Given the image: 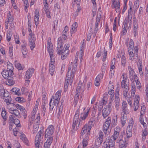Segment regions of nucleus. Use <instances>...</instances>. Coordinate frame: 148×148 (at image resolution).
Returning a JSON list of instances; mask_svg holds the SVG:
<instances>
[{
    "mask_svg": "<svg viewBox=\"0 0 148 148\" xmlns=\"http://www.w3.org/2000/svg\"><path fill=\"white\" fill-rule=\"evenodd\" d=\"M110 111L107 109V108H104L102 111V115L103 118H106L110 114Z\"/></svg>",
    "mask_w": 148,
    "mask_h": 148,
    "instance_id": "b1692460",
    "label": "nucleus"
},
{
    "mask_svg": "<svg viewBox=\"0 0 148 148\" xmlns=\"http://www.w3.org/2000/svg\"><path fill=\"white\" fill-rule=\"evenodd\" d=\"M121 64L122 65L125 66L126 63V59L124 55H123L121 56Z\"/></svg>",
    "mask_w": 148,
    "mask_h": 148,
    "instance_id": "5fc2aeb1",
    "label": "nucleus"
},
{
    "mask_svg": "<svg viewBox=\"0 0 148 148\" xmlns=\"http://www.w3.org/2000/svg\"><path fill=\"white\" fill-rule=\"evenodd\" d=\"M63 40L61 38L59 37L58 40V47L57 50L58 54H60L61 51V47L63 46Z\"/></svg>",
    "mask_w": 148,
    "mask_h": 148,
    "instance_id": "ddd939ff",
    "label": "nucleus"
},
{
    "mask_svg": "<svg viewBox=\"0 0 148 148\" xmlns=\"http://www.w3.org/2000/svg\"><path fill=\"white\" fill-rule=\"evenodd\" d=\"M7 71H10V75H12L13 74V67L12 64H8L7 65Z\"/></svg>",
    "mask_w": 148,
    "mask_h": 148,
    "instance_id": "2f4dec72",
    "label": "nucleus"
},
{
    "mask_svg": "<svg viewBox=\"0 0 148 148\" xmlns=\"http://www.w3.org/2000/svg\"><path fill=\"white\" fill-rule=\"evenodd\" d=\"M54 130L53 126L52 125H49L46 130L45 133V137L48 138L49 136H51L54 133Z\"/></svg>",
    "mask_w": 148,
    "mask_h": 148,
    "instance_id": "6e6552de",
    "label": "nucleus"
},
{
    "mask_svg": "<svg viewBox=\"0 0 148 148\" xmlns=\"http://www.w3.org/2000/svg\"><path fill=\"white\" fill-rule=\"evenodd\" d=\"M29 41L32 42H35L36 39L34 34H32V32L29 34Z\"/></svg>",
    "mask_w": 148,
    "mask_h": 148,
    "instance_id": "79ce46f5",
    "label": "nucleus"
},
{
    "mask_svg": "<svg viewBox=\"0 0 148 148\" xmlns=\"http://www.w3.org/2000/svg\"><path fill=\"white\" fill-rule=\"evenodd\" d=\"M146 108L144 106L142 107L140 114L141 115H144L145 113Z\"/></svg>",
    "mask_w": 148,
    "mask_h": 148,
    "instance_id": "052dcab7",
    "label": "nucleus"
},
{
    "mask_svg": "<svg viewBox=\"0 0 148 148\" xmlns=\"http://www.w3.org/2000/svg\"><path fill=\"white\" fill-rule=\"evenodd\" d=\"M128 69L129 72V76L130 78H131V77H133V74L134 73V70L132 69L130 66H129L128 67Z\"/></svg>",
    "mask_w": 148,
    "mask_h": 148,
    "instance_id": "37998d69",
    "label": "nucleus"
},
{
    "mask_svg": "<svg viewBox=\"0 0 148 148\" xmlns=\"http://www.w3.org/2000/svg\"><path fill=\"white\" fill-rule=\"evenodd\" d=\"M122 76L123 77V80L121 82V86L122 88L128 87L129 83L127 81L128 80L127 77H124V75H123Z\"/></svg>",
    "mask_w": 148,
    "mask_h": 148,
    "instance_id": "2eb2a0df",
    "label": "nucleus"
},
{
    "mask_svg": "<svg viewBox=\"0 0 148 148\" xmlns=\"http://www.w3.org/2000/svg\"><path fill=\"white\" fill-rule=\"evenodd\" d=\"M129 45L130 46L129 47L128 49L129 50H132V49H133V48H134V42L132 39H130Z\"/></svg>",
    "mask_w": 148,
    "mask_h": 148,
    "instance_id": "49530a36",
    "label": "nucleus"
},
{
    "mask_svg": "<svg viewBox=\"0 0 148 148\" xmlns=\"http://www.w3.org/2000/svg\"><path fill=\"white\" fill-rule=\"evenodd\" d=\"M29 46L32 50H33V49L35 47V42H32L29 41Z\"/></svg>",
    "mask_w": 148,
    "mask_h": 148,
    "instance_id": "bf43d9fd",
    "label": "nucleus"
},
{
    "mask_svg": "<svg viewBox=\"0 0 148 148\" xmlns=\"http://www.w3.org/2000/svg\"><path fill=\"white\" fill-rule=\"evenodd\" d=\"M144 115H141L140 114V121L141 124L144 127L146 126V124L144 122V119L143 116Z\"/></svg>",
    "mask_w": 148,
    "mask_h": 148,
    "instance_id": "de8ad7c7",
    "label": "nucleus"
},
{
    "mask_svg": "<svg viewBox=\"0 0 148 148\" xmlns=\"http://www.w3.org/2000/svg\"><path fill=\"white\" fill-rule=\"evenodd\" d=\"M117 115H116L114 117L112 121V124L115 125L117 122Z\"/></svg>",
    "mask_w": 148,
    "mask_h": 148,
    "instance_id": "69168bd1",
    "label": "nucleus"
},
{
    "mask_svg": "<svg viewBox=\"0 0 148 148\" xmlns=\"http://www.w3.org/2000/svg\"><path fill=\"white\" fill-rule=\"evenodd\" d=\"M75 64L73 66V67L72 69V71H71V74H73V77H74V73L76 71V69H77V65L75 63H74Z\"/></svg>",
    "mask_w": 148,
    "mask_h": 148,
    "instance_id": "6e6d98bb",
    "label": "nucleus"
},
{
    "mask_svg": "<svg viewBox=\"0 0 148 148\" xmlns=\"http://www.w3.org/2000/svg\"><path fill=\"white\" fill-rule=\"evenodd\" d=\"M123 140H120L119 148H125L127 146V142L126 140H125V142L123 143L124 144H122V143Z\"/></svg>",
    "mask_w": 148,
    "mask_h": 148,
    "instance_id": "e433bc0d",
    "label": "nucleus"
},
{
    "mask_svg": "<svg viewBox=\"0 0 148 148\" xmlns=\"http://www.w3.org/2000/svg\"><path fill=\"white\" fill-rule=\"evenodd\" d=\"M127 25V23H126L125 22V23L124 27V28H123V30L122 32V35H125L126 33L127 30L125 29V27H126Z\"/></svg>",
    "mask_w": 148,
    "mask_h": 148,
    "instance_id": "0e129e2a",
    "label": "nucleus"
},
{
    "mask_svg": "<svg viewBox=\"0 0 148 148\" xmlns=\"http://www.w3.org/2000/svg\"><path fill=\"white\" fill-rule=\"evenodd\" d=\"M73 77V74H71V68L70 67H69L66 77V82L65 83L68 84H69L70 85H71L72 84Z\"/></svg>",
    "mask_w": 148,
    "mask_h": 148,
    "instance_id": "39448f33",
    "label": "nucleus"
},
{
    "mask_svg": "<svg viewBox=\"0 0 148 148\" xmlns=\"http://www.w3.org/2000/svg\"><path fill=\"white\" fill-rule=\"evenodd\" d=\"M8 22L14 23V18L10 14V12H9L8 15Z\"/></svg>",
    "mask_w": 148,
    "mask_h": 148,
    "instance_id": "c03bdc74",
    "label": "nucleus"
},
{
    "mask_svg": "<svg viewBox=\"0 0 148 148\" xmlns=\"http://www.w3.org/2000/svg\"><path fill=\"white\" fill-rule=\"evenodd\" d=\"M95 122V120L93 118H91L90 121L88 122V127H90V129H91V127L94 125Z\"/></svg>",
    "mask_w": 148,
    "mask_h": 148,
    "instance_id": "8fccbe9b",
    "label": "nucleus"
},
{
    "mask_svg": "<svg viewBox=\"0 0 148 148\" xmlns=\"http://www.w3.org/2000/svg\"><path fill=\"white\" fill-rule=\"evenodd\" d=\"M120 131V127H117L114 129V135L112 136L111 138L114 140H116L117 139L119 134V133Z\"/></svg>",
    "mask_w": 148,
    "mask_h": 148,
    "instance_id": "dca6fc26",
    "label": "nucleus"
},
{
    "mask_svg": "<svg viewBox=\"0 0 148 148\" xmlns=\"http://www.w3.org/2000/svg\"><path fill=\"white\" fill-rule=\"evenodd\" d=\"M15 107L18 109L20 110L21 111L25 109L24 107L19 104H15Z\"/></svg>",
    "mask_w": 148,
    "mask_h": 148,
    "instance_id": "774afa93",
    "label": "nucleus"
},
{
    "mask_svg": "<svg viewBox=\"0 0 148 148\" xmlns=\"http://www.w3.org/2000/svg\"><path fill=\"white\" fill-rule=\"evenodd\" d=\"M58 103H57L56 104L55 101L53 99V98H51L49 102L50 110H52L55 106V107L57 108L58 106Z\"/></svg>",
    "mask_w": 148,
    "mask_h": 148,
    "instance_id": "5701e85b",
    "label": "nucleus"
},
{
    "mask_svg": "<svg viewBox=\"0 0 148 148\" xmlns=\"http://www.w3.org/2000/svg\"><path fill=\"white\" fill-rule=\"evenodd\" d=\"M13 123V124H14L17 127H20L21 125L20 124V121L19 120L17 119H14V121Z\"/></svg>",
    "mask_w": 148,
    "mask_h": 148,
    "instance_id": "603ef678",
    "label": "nucleus"
},
{
    "mask_svg": "<svg viewBox=\"0 0 148 148\" xmlns=\"http://www.w3.org/2000/svg\"><path fill=\"white\" fill-rule=\"evenodd\" d=\"M77 26L78 24L76 22L72 25L71 29V33H75L77 31Z\"/></svg>",
    "mask_w": 148,
    "mask_h": 148,
    "instance_id": "c85d7f7f",
    "label": "nucleus"
},
{
    "mask_svg": "<svg viewBox=\"0 0 148 148\" xmlns=\"http://www.w3.org/2000/svg\"><path fill=\"white\" fill-rule=\"evenodd\" d=\"M61 92V91H58L56 92L54 97L53 96L52 98H53V100L55 101V103L56 104L59 103V101L60 100V98Z\"/></svg>",
    "mask_w": 148,
    "mask_h": 148,
    "instance_id": "f3484780",
    "label": "nucleus"
},
{
    "mask_svg": "<svg viewBox=\"0 0 148 148\" xmlns=\"http://www.w3.org/2000/svg\"><path fill=\"white\" fill-rule=\"evenodd\" d=\"M34 69L33 68H31L26 72L25 75V77L27 79H29L34 73Z\"/></svg>",
    "mask_w": 148,
    "mask_h": 148,
    "instance_id": "aec40b11",
    "label": "nucleus"
},
{
    "mask_svg": "<svg viewBox=\"0 0 148 148\" xmlns=\"http://www.w3.org/2000/svg\"><path fill=\"white\" fill-rule=\"evenodd\" d=\"M47 48L48 51L49 53L50 58L51 59L52 61H53V59L54 55L53 54V47L52 43L51 42V38L49 37L47 40ZM53 62V61H52Z\"/></svg>",
    "mask_w": 148,
    "mask_h": 148,
    "instance_id": "20e7f679",
    "label": "nucleus"
},
{
    "mask_svg": "<svg viewBox=\"0 0 148 148\" xmlns=\"http://www.w3.org/2000/svg\"><path fill=\"white\" fill-rule=\"evenodd\" d=\"M132 7L130 6V8L128 10V19L130 20V23H131V20L132 18Z\"/></svg>",
    "mask_w": 148,
    "mask_h": 148,
    "instance_id": "f704fd0d",
    "label": "nucleus"
},
{
    "mask_svg": "<svg viewBox=\"0 0 148 148\" xmlns=\"http://www.w3.org/2000/svg\"><path fill=\"white\" fill-rule=\"evenodd\" d=\"M115 140L112 138L111 137L109 141L106 143L108 145L111 147L110 148H114V145H115Z\"/></svg>",
    "mask_w": 148,
    "mask_h": 148,
    "instance_id": "a878e982",
    "label": "nucleus"
},
{
    "mask_svg": "<svg viewBox=\"0 0 148 148\" xmlns=\"http://www.w3.org/2000/svg\"><path fill=\"white\" fill-rule=\"evenodd\" d=\"M12 78L13 77H12V78H9L7 79L5 81L6 84L10 86H12L14 84L15 82L14 81L12 80Z\"/></svg>",
    "mask_w": 148,
    "mask_h": 148,
    "instance_id": "473e14b6",
    "label": "nucleus"
},
{
    "mask_svg": "<svg viewBox=\"0 0 148 148\" xmlns=\"http://www.w3.org/2000/svg\"><path fill=\"white\" fill-rule=\"evenodd\" d=\"M133 49H132V50H129V49L128 51L129 59L132 60H134V53L133 52Z\"/></svg>",
    "mask_w": 148,
    "mask_h": 148,
    "instance_id": "4c0bfd02",
    "label": "nucleus"
},
{
    "mask_svg": "<svg viewBox=\"0 0 148 148\" xmlns=\"http://www.w3.org/2000/svg\"><path fill=\"white\" fill-rule=\"evenodd\" d=\"M9 112L12 114V115H13L14 117H16L17 118H19L20 117V112L17 110L15 109L13 110H11Z\"/></svg>",
    "mask_w": 148,
    "mask_h": 148,
    "instance_id": "412c9836",
    "label": "nucleus"
},
{
    "mask_svg": "<svg viewBox=\"0 0 148 148\" xmlns=\"http://www.w3.org/2000/svg\"><path fill=\"white\" fill-rule=\"evenodd\" d=\"M23 44L21 45L22 52L24 58H25V56L27 54V50L26 47V43L24 41Z\"/></svg>",
    "mask_w": 148,
    "mask_h": 148,
    "instance_id": "6ab92c4d",
    "label": "nucleus"
},
{
    "mask_svg": "<svg viewBox=\"0 0 148 148\" xmlns=\"http://www.w3.org/2000/svg\"><path fill=\"white\" fill-rule=\"evenodd\" d=\"M53 140V137H49L44 144V148H50L52 142Z\"/></svg>",
    "mask_w": 148,
    "mask_h": 148,
    "instance_id": "a211bd4d",
    "label": "nucleus"
},
{
    "mask_svg": "<svg viewBox=\"0 0 148 148\" xmlns=\"http://www.w3.org/2000/svg\"><path fill=\"white\" fill-rule=\"evenodd\" d=\"M3 77L5 79H8L12 78V77L10 75V71L7 70L3 71L1 73Z\"/></svg>",
    "mask_w": 148,
    "mask_h": 148,
    "instance_id": "4be33fe9",
    "label": "nucleus"
},
{
    "mask_svg": "<svg viewBox=\"0 0 148 148\" xmlns=\"http://www.w3.org/2000/svg\"><path fill=\"white\" fill-rule=\"evenodd\" d=\"M134 36H135L136 34L137 30L138 24L137 21L136 20H134Z\"/></svg>",
    "mask_w": 148,
    "mask_h": 148,
    "instance_id": "7c9ffc66",
    "label": "nucleus"
},
{
    "mask_svg": "<svg viewBox=\"0 0 148 148\" xmlns=\"http://www.w3.org/2000/svg\"><path fill=\"white\" fill-rule=\"evenodd\" d=\"M83 45L81 47L80 51H79L77 53L75 58V60L74 61V63L76 64L78 58H79L81 61H82V57L84 56V52L83 50Z\"/></svg>",
    "mask_w": 148,
    "mask_h": 148,
    "instance_id": "9d476101",
    "label": "nucleus"
},
{
    "mask_svg": "<svg viewBox=\"0 0 148 148\" xmlns=\"http://www.w3.org/2000/svg\"><path fill=\"white\" fill-rule=\"evenodd\" d=\"M12 35V33L11 31H9V32L7 33V40L8 41L10 40Z\"/></svg>",
    "mask_w": 148,
    "mask_h": 148,
    "instance_id": "13d9d810",
    "label": "nucleus"
},
{
    "mask_svg": "<svg viewBox=\"0 0 148 148\" xmlns=\"http://www.w3.org/2000/svg\"><path fill=\"white\" fill-rule=\"evenodd\" d=\"M111 123V118L108 117L103 124V131L106 136H108L111 132V128L110 127Z\"/></svg>",
    "mask_w": 148,
    "mask_h": 148,
    "instance_id": "f03ea898",
    "label": "nucleus"
},
{
    "mask_svg": "<svg viewBox=\"0 0 148 148\" xmlns=\"http://www.w3.org/2000/svg\"><path fill=\"white\" fill-rule=\"evenodd\" d=\"M7 101L5 102L7 105V107L9 110V111L11 110H13L15 109V104L12 103V99L9 98V99L6 100Z\"/></svg>",
    "mask_w": 148,
    "mask_h": 148,
    "instance_id": "9b49d317",
    "label": "nucleus"
},
{
    "mask_svg": "<svg viewBox=\"0 0 148 148\" xmlns=\"http://www.w3.org/2000/svg\"><path fill=\"white\" fill-rule=\"evenodd\" d=\"M139 7V2L138 1H136L134 5V12L135 13L136 12L138 8Z\"/></svg>",
    "mask_w": 148,
    "mask_h": 148,
    "instance_id": "3c124183",
    "label": "nucleus"
},
{
    "mask_svg": "<svg viewBox=\"0 0 148 148\" xmlns=\"http://www.w3.org/2000/svg\"><path fill=\"white\" fill-rule=\"evenodd\" d=\"M43 131L40 130L36 134L35 137V144L36 148H40V143L42 142L43 141Z\"/></svg>",
    "mask_w": 148,
    "mask_h": 148,
    "instance_id": "7ed1b4c3",
    "label": "nucleus"
},
{
    "mask_svg": "<svg viewBox=\"0 0 148 148\" xmlns=\"http://www.w3.org/2000/svg\"><path fill=\"white\" fill-rule=\"evenodd\" d=\"M134 124V121L132 118H131L130 119L129 125L127 126L128 127L132 128Z\"/></svg>",
    "mask_w": 148,
    "mask_h": 148,
    "instance_id": "680f3d73",
    "label": "nucleus"
},
{
    "mask_svg": "<svg viewBox=\"0 0 148 148\" xmlns=\"http://www.w3.org/2000/svg\"><path fill=\"white\" fill-rule=\"evenodd\" d=\"M73 77V74H71V68L70 67H69L66 77V82L65 83L68 84H69L70 85H71L72 84Z\"/></svg>",
    "mask_w": 148,
    "mask_h": 148,
    "instance_id": "423d86ee",
    "label": "nucleus"
},
{
    "mask_svg": "<svg viewBox=\"0 0 148 148\" xmlns=\"http://www.w3.org/2000/svg\"><path fill=\"white\" fill-rule=\"evenodd\" d=\"M90 129V127H88L87 125H85L82 129L80 133L81 135L80 136V138H83V135L85 134H86V136H88V134L89 133Z\"/></svg>",
    "mask_w": 148,
    "mask_h": 148,
    "instance_id": "1a4fd4ad",
    "label": "nucleus"
},
{
    "mask_svg": "<svg viewBox=\"0 0 148 148\" xmlns=\"http://www.w3.org/2000/svg\"><path fill=\"white\" fill-rule=\"evenodd\" d=\"M38 125H34L33 127V130L32 131V133L33 134H35L36 133L38 130Z\"/></svg>",
    "mask_w": 148,
    "mask_h": 148,
    "instance_id": "864d4df0",
    "label": "nucleus"
},
{
    "mask_svg": "<svg viewBox=\"0 0 148 148\" xmlns=\"http://www.w3.org/2000/svg\"><path fill=\"white\" fill-rule=\"evenodd\" d=\"M82 82L81 81H80L79 82V83L78 84V86L77 87L76 92H80V90H81V87L82 85Z\"/></svg>",
    "mask_w": 148,
    "mask_h": 148,
    "instance_id": "a18cd8bd",
    "label": "nucleus"
},
{
    "mask_svg": "<svg viewBox=\"0 0 148 148\" xmlns=\"http://www.w3.org/2000/svg\"><path fill=\"white\" fill-rule=\"evenodd\" d=\"M76 93V94L75 95L74 99V102L75 103V104H76L77 102V101L79 99V95L78 94V93H77V92Z\"/></svg>",
    "mask_w": 148,
    "mask_h": 148,
    "instance_id": "e2e57ef3",
    "label": "nucleus"
},
{
    "mask_svg": "<svg viewBox=\"0 0 148 148\" xmlns=\"http://www.w3.org/2000/svg\"><path fill=\"white\" fill-rule=\"evenodd\" d=\"M89 112V110H88L87 112L82 113L80 118H79V109H77L74 117L73 121L72 128L74 130L77 129V127H79L80 124V121H81V120H84L86 118L88 115Z\"/></svg>",
    "mask_w": 148,
    "mask_h": 148,
    "instance_id": "f257e3e1",
    "label": "nucleus"
},
{
    "mask_svg": "<svg viewBox=\"0 0 148 148\" xmlns=\"http://www.w3.org/2000/svg\"><path fill=\"white\" fill-rule=\"evenodd\" d=\"M21 111V115L23 116L24 119H25L26 118L27 115V113L26 110L25 109H24Z\"/></svg>",
    "mask_w": 148,
    "mask_h": 148,
    "instance_id": "4d7b16f0",
    "label": "nucleus"
},
{
    "mask_svg": "<svg viewBox=\"0 0 148 148\" xmlns=\"http://www.w3.org/2000/svg\"><path fill=\"white\" fill-rule=\"evenodd\" d=\"M134 82H135V83L136 84V87L138 89H139L141 86V84L140 83V82L138 81L137 79L138 78L137 77L136 75H134Z\"/></svg>",
    "mask_w": 148,
    "mask_h": 148,
    "instance_id": "72a5a7b5",
    "label": "nucleus"
},
{
    "mask_svg": "<svg viewBox=\"0 0 148 148\" xmlns=\"http://www.w3.org/2000/svg\"><path fill=\"white\" fill-rule=\"evenodd\" d=\"M108 96V95L107 94H104L102 100V102L101 103V104L100 106V108L101 109L103 108V105H105L106 104L107 101H106V100L107 99Z\"/></svg>",
    "mask_w": 148,
    "mask_h": 148,
    "instance_id": "393cba45",
    "label": "nucleus"
},
{
    "mask_svg": "<svg viewBox=\"0 0 148 148\" xmlns=\"http://www.w3.org/2000/svg\"><path fill=\"white\" fill-rule=\"evenodd\" d=\"M14 116L13 115H10L9 118V121L10 123H11L12 124H13V122L14 120Z\"/></svg>",
    "mask_w": 148,
    "mask_h": 148,
    "instance_id": "338daca9",
    "label": "nucleus"
},
{
    "mask_svg": "<svg viewBox=\"0 0 148 148\" xmlns=\"http://www.w3.org/2000/svg\"><path fill=\"white\" fill-rule=\"evenodd\" d=\"M1 115L4 121H6L7 119V117L6 115V111L4 110H3L2 112Z\"/></svg>",
    "mask_w": 148,
    "mask_h": 148,
    "instance_id": "09e8293b",
    "label": "nucleus"
},
{
    "mask_svg": "<svg viewBox=\"0 0 148 148\" xmlns=\"http://www.w3.org/2000/svg\"><path fill=\"white\" fill-rule=\"evenodd\" d=\"M88 136H86L83 139L82 142L83 147H85L87 146L88 144L87 140L88 139Z\"/></svg>",
    "mask_w": 148,
    "mask_h": 148,
    "instance_id": "58836bf2",
    "label": "nucleus"
},
{
    "mask_svg": "<svg viewBox=\"0 0 148 148\" xmlns=\"http://www.w3.org/2000/svg\"><path fill=\"white\" fill-rule=\"evenodd\" d=\"M133 108H134V111H136L138 109L139 106V101L137 99H135L134 103Z\"/></svg>",
    "mask_w": 148,
    "mask_h": 148,
    "instance_id": "bb28decb",
    "label": "nucleus"
},
{
    "mask_svg": "<svg viewBox=\"0 0 148 148\" xmlns=\"http://www.w3.org/2000/svg\"><path fill=\"white\" fill-rule=\"evenodd\" d=\"M103 136V132L100 131L99 133V137L97 138L95 143V144L96 146L99 147L102 142Z\"/></svg>",
    "mask_w": 148,
    "mask_h": 148,
    "instance_id": "f8f14e48",
    "label": "nucleus"
},
{
    "mask_svg": "<svg viewBox=\"0 0 148 148\" xmlns=\"http://www.w3.org/2000/svg\"><path fill=\"white\" fill-rule=\"evenodd\" d=\"M2 95L4 97L3 98V99L4 100V101L5 102L7 101H6V99H8L9 98L10 99H12L10 96H9V93H8V91L7 90L5 91L3 95Z\"/></svg>",
    "mask_w": 148,
    "mask_h": 148,
    "instance_id": "c9c22d12",
    "label": "nucleus"
},
{
    "mask_svg": "<svg viewBox=\"0 0 148 148\" xmlns=\"http://www.w3.org/2000/svg\"><path fill=\"white\" fill-rule=\"evenodd\" d=\"M112 7L113 8H116L120 6V3L119 1H116V0H112Z\"/></svg>",
    "mask_w": 148,
    "mask_h": 148,
    "instance_id": "cd10ccee",
    "label": "nucleus"
},
{
    "mask_svg": "<svg viewBox=\"0 0 148 148\" xmlns=\"http://www.w3.org/2000/svg\"><path fill=\"white\" fill-rule=\"evenodd\" d=\"M70 46L69 44H65L64 46V48H63V46L61 47V51L59 55L62 54L61 58L62 60L64 59L67 56L69 50L68 48Z\"/></svg>",
    "mask_w": 148,
    "mask_h": 148,
    "instance_id": "0eeeda50",
    "label": "nucleus"
},
{
    "mask_svg": "<svg viewBox=\"0 0 148 148\" xmlns=\"http://www.w3.org/2000/svg\"><path fill=\"white\" fill-rule=\"evenodd\" d=\"M51 60V63H50V66L49 67V73L51 76H53L54 74V73L55 71V67L54 64L55 62L54 57L53 59V61H52Z\"/></svg>",
    "mask_w": 148,
    "mask_h": 148,
    "instance_id": "4468645a",
    "label": "nucleus"
},
{
    "mask_svg": "<svg viewBox=\"0 0 148 148\" xmlns=\"http://www.w3.org/2000/svg\"><path fill=\"white\" fill-rule=\"evenodd\" d=\"M127 119V117L126 116H125L123 115V116H121V120L122 126H124L125 125Z\"/></svg>",
    "mask_w": 148,
    "mask_h": 148,
    "instance_id": "a19ab883",
    "label": "nucleus"
},
{
    "mask_svg": "<svg viewBox=\"0 0 148 148\" xmlns=\"http://www.w3.org/2000/svg\"><path fill=\"white\" fill-rule=\"evenodd\" d=\"M123 95L125 97H126L127 96V93L128 92L129 88H122Z\"/></svg>",
    "mask_w": 148,
    "mask_h": 148,
    "instance_id": "ea45409f",
    "label": "nucleus"
},
{
    "mask_svg": "<svg viewBox=\"0 0 148 148\" xmlns=\"http://www.w3.org/2000/svg\"><path fill=\"white\" fill-rule=\"evenodd\" d=\"M132 128L129 127H127L126 130L127 138H129L130 137H131L132 136Z\"/></svg>",
    "mask_w": 148,
    "mask_h": 148,
    "instance_id": "c756f323",
    "label": "nucleus"
}]
</instances>
